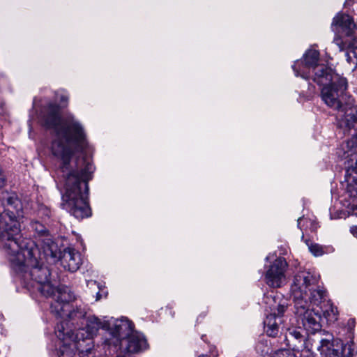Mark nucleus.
Instances as JSON below:
<instances>
[{
    "instance_id": "f257e3e1",
    "label": "nucleus",
    "mask_w": 357,
    "mask_h": 357,
    "mask_svg": "<svg viewBox=\"0 0 357 357\" xmlns=\"http://www.w3.org/2000/svg\"><path fill=\"white\" fill-rule=\"evenodd\" d=\"M61 109L58 103L49 102L40 107L38 119L43 127L54 130L56 134L51 149L52 154L61 160L58 169L63 185L61 207L76 219L83 220L92 214L87 197L88 183L95 167L86 157L77 158L74 165L70 164L74 153L86 147V133L73 114L61 119Z\"/></svg>"
},
{
    "instance_id": "a878e982",
    "label": "nucleus",
    "mask_w": 357,
    "mask_h": 357,
    "mask_svg": "<svg viewBox=\"0 0 357 357\" xmlns=\"http://www.w3.org/2000/svg\"><path fill=\"white\" fill-rule=\"evenodd\" d=\"M342 357H356L357 348L352 340L347 342L345 344H342Z\"/></svg>"
},
{
    "instance_id": "ddd939ff",
    "label": "nucleus",
    "mask_w": 357,
    "mask_h": 357,
    "mask_svg": "<svg viewBox=\"0 0 357 357\" xmlns=\"http://www.w3.org/2000/svg\"><path fill=\"white\" fill-rule=\"evenodd\" d=\"M331 29L333 31L352 38L357 33V26L354 18L344 13H337L333 19Z\"/></svg>"
},
{
    "instance_id": "7c9ffc66",
    "label": "nucleus",
    "mask_w": 357,
    "mask_h": 357,
    "mask_svg": "<svg viewBox=\"0 0 357 357\" xmlns=\"http://www.w3.org/2000/svg\"><path fill=\"white\" fill-rule=\"evenodd\" d=\"M310 251L312 252L313 255L315 257L321 256L324 254L323 248L321 245L318 244H312L309 247Z\"/></svg>"
},
{
    "instance_id": "72a5a7b5",
    "label": "nucleus",
    "mask_w": 357,
    "mask_h": 357,
    "mask_svg": "<svg viewBox=\"0 0 357 357\" xmlns=\"http://www.w3.org/2000/svg\"><path fill=\"white\" fill-rule=\"evenodd\" d=\"M346 60L349 63H353V57H354L352 54V52H351V49H348L345 52Z\"/></svg>"
},
{
    "instance_id": "aec40b11",
    "label": "nucleus",
    "mask_w": 357,
    "mask_h": 357,
    "mask_svg": "<svg viewBox=\"0 0 357 357\" xmlns=\"http://www.w3.org/2000/svg\"><path fill=\"white\" fill-rule=\"evenodd\" d=\"M306 333H304L301 328L289 329L288 335L286 336L287 344L291 347L293 350L300 351L303 348L304 337Z\"/></svg>"
},
{
    "instance_id": "6ab92c4d",
    "label": "nucleus",
    "mask_w": 357,
    "mask_h": 357,
    "mask_svg": "<svg viewBox=\"0 0 357 357\" xmlns=\"http://www.w3.org/2000/svg\"><path fill=\"white\" fill-rule=\"evenodd\" d=\"M294 303V312L299 318L307 314L309 311L314 309L310 308V303L314 304V301L310 298V295H299V294H292Z\"/></svg>"
},
{
    "instance_id": "bb28decb",
    "label": "nucleus",
    "mask_w": 357,
    "mask_h": 357,
    "mask_svg": "<svg viewBox=\"0 0 357 357\" xmlns=\"http://www.w3.org/2000/svg\"><path fill=\"white\" fill-rule=\"evenodd\" d=\"M314 342V340L312 339L310 336H306V335L304 337V347L303 349H301L300 351L302 352L303 357H314V353L312 351L313 342Z\"/></svg>"
},
{
    "instance_id": "ea45409f",
    "label": "nucleus",
    "mask_w": 357,
    "mask_h": 357,
    "mask_svg": "<svg viewBox=\"0 0 357 357\" xmlns=\"http://www.w3.org/2000/svg\"><path fill=\"white\" fill-rule=\"evenodd\" d=\"M205 337H206V335H202V340L203 341H206V340H205Z\"/></svg>"
},
{
    "instance_id": "2f4dec72",
    "label": "nucleus",
    "mask_w": 357,
    "mask_h": 357,
    "mask_svg": "<svg viewBox=\"0 0 357 357\" xmlns=\"http://www.w3.org/2000/svg\"><path fill=\"white\" fill-rule=\"evenodd\" d=\"M59 357H72V352L70 349L63 344V346L57 351Z\"/></svg>"
},
{
    "instance_id": "4c0bfd02",
    "label": "nucleus",
    "mask_w": 357,
    "mask_h": 357,
    "mask_svg": "<svg viewBox=\"0 0 357 357\" xmlns=\"http://www.w3.org/2000/svg\"><path fill=\"white\" fill-rule=\"evenodd\" d=\"M100 294L99 292L97 293L96 294V301H98L100 298Z\"/></svg>"
},
{
    "instance_id": "4468645a",
    "label": "nucleus",
    "mask_w": 357,
    "mask_h": 357,
    "mask_svg": "<svg viewBox=\"0 0 357 357\" xmlns=\"http://www.w3.org/2000/svg\"><path fill=\"white\" fill-rule=\"evenodd\" d=\"M56 257H51L60 261L61 265L65 270L70 272L77 271L82 263L81 255L73 248H64L63 251L59 248Z\"/></svg>"
},
{
    "instance_id": "b1692460",
    "label": "nucleus",
    "mask_w": 357,
    "mask_h": 357,
    "mask_svg": "<svg viewBox=\"0 0 357 357\" xmlns=\"http://www.w3.org/2000/svg\"><path fill=\"white\" fill-rule=\"evenodd\" d=\"M347 182L346 193L348 196L354 200L357 199V177H345Z\"/></svg>"
},
{
    "instance_id": "c9c22d12",
    "label": "nucleus",
    "mask_w": 357,
    "mask_h": 357,
    "mask_svg": "<svg viewBox=\"0 0 357 357\" xmlns=\"http://www.w3.org/2000/svg\"><path fill=\"white\" fill-rule=\"evenodd\" d=\"M350 231L354 236H357V226H352L350 228Z\"/></svg>"
},
{
    "instance_id": "dca6fc26",
    "label": "nucleus",
    "mask_w": 357,
    "mask_h": 357,
    "mask_svg": "<svg viewBox=\"0 0 357 357\" xmlns=\"http://www.w3.org/2000/svg\"><path fill=\"white\" fill-rule=\"evenodd\" d=\"M125 347V350L128 353L136 354L146 350L149 344L144 335L137 331H132L123 341H122L117 349Z\"/></svg>"
},
{
    "instance_id": "6e6552de",
    "label": "nucleus",
    "mask_w": 357,
    "mask_h": 357,
    "mask_svg": "<svg viewBox=\"0 0 357 357\" xmlns=\"http://www.w3.org/2000/svg\"><path fill=\"white\" fill-rule=\"evenodd\" d=\"M31 227L35 237L41 243L44 254L47 257H56L59 252V246L47 227L38 221H32Z\"/></svg>"
},
{
    "instance_id": "58836bf2",
    "label": "nucleus",
    "mask_w": 357,
    "mask_h": 357,
    "mask_svg": "<svg viewBox=\"0 0 357 357\" xmlns=\"http://www.w3.org/2000/svg\"><path fill=\"white\" fill-rule=\"evenodd\" d=\"M49 213H50V210L48 208H45V215L49 216L50 215Z\"/></svg>"
},
{
    "instance_id": "20e7f679",
    "label": "nucleus",
    "mask_w": 357,
    "mask_h": 357,
    "mask_svg": "<svg viewBox=\"0 0 357 357\" xmlns=\"http://www.w3.org/2000/svg\"><path fill=\"white\" fill-rule=\"evenodd\" d=\"M3 211H0V243L5 249L12 241L21 243L24 238L20 231L17 218L22 215V204L15 194L8 195L3 202Z\"/></svg>"
},
{
    "instance_id": "5701e85b",
    "label": "nucleus",
    "mask_w": 357,
    "mask_h": 357,
    "mask_svg": "<svg viewBox=\"0 0 357 357\" xmlns=\"http://www.w3.org/2000/svg\"><path fill=\"white\" fill-rule=\"evenodd\" d=\"M345 153H348L351 158L347 161L346 166L345 177L351 176V174L355 173L357 174V153H352L351 151H347V149L344 146Z\"/></svg>"
},
{
    "instance_id": "a19ab883",
    "label": "nucleus",
    "mask_w": 357,
    "mask_h": 357,
    "mask_svg": "<svg viewBox=\"0 0 357 357\" xmlns=\"http://www.w3.org/2000/svg\"><path fill=\"white\" fill-rule=\"evenodd\" d=\"M199 357H210V356H208V355L202 354V355L199 356Z\"/></svg>"
},
{
    "instance_id": "f03ea898",
    "label": "nucleus",
    "mask_w": 357,
    "mask_h": 357,
    "mask_svg": "<svg viewBox=\"0 0 357 357\" xmlns=\"http://www.w3.org/2000/svg\"><path fill=\"white\" fill-rule=\"evenodd\" d=\"M5 250L10 255L12 269L24 287L37 290L44 296H51L54 287L50 280V271L46 266L40 265V251L31 238H22L21 243L12 241Z\"/></svg>"
},
{
    "instance_id": "c85d7f7f",
    "label": "nucleus",
    "mask_w": 357,
    "mask_h": 357,
    "mask_svg": "<svg viewBox=\"0 0 357 357\" xmlns=\"http://www.w3.org/2000/svg\"><path fill=\"white\" fill-rule=\"evenodd\" d=\"M339 49L340 52L346 51L349 49V42L344 40L340 36L335 37L333 42Z\"/></svg>"
},
{
    "instance_id": "f8f14e48",
    "label": "nucleus",
    "mask_w": 357,
    "mask_h": 357,
    "mask_svg": "<svg viewBox=\"0 0 357 357\" xmlns=\"http://www.w3.org/2000/svg\"><path fill=\"white\" fill-rule=\"evenodd\" d=\"M107 331L112 339L107 340L105 342L109 346L113 344L114 349H117L119 344L133 331V324L127 319H116L113 323L110 321V328Z\"/></svg>"
},
{
    "instance_id": "c756f323",
    "label": "nucleus",
    "mask_w": 357,
    "mask_h": 357,
    "mask_svg": "<svg viewBox=\"0 0 357 357\" xmlns=\"http://www.w3.org/2000/svg\"><path fill=\"white\" fill-rule=\"evenodd\" d=\"M271 357H296L289 349H279L271 354Z\"/></svg>"
},
{
    "instance_id": "473e14b6",
    "label": "nucleus",
    "mask_w": 357,
    "mask_h": 357,
    "mask_svg": "<svg viewBox=\"0 0 357 357\" xmlns=\"http://www.w3.org/2000/svg\"><path fill=\"white\" fill-rule=\"evenodd\" d=\"M353 37L349 42V49H351L353 56L357 59V37H355V36Z\"/></svg>"
},
{
    "instance_id": "393cba45",
    "label": "nucleus",
    "mask_w": 357,
    "mask_h": 357,
    "mask_svg": "<svg viewBox=\"0 0 357 357\" xmlns=\"http://www.w3.org/2000/svg\"><path fill=\"white\" fill-rule=\"evenodd\" d=\"M255 350L261 356H265L271 351V342L264 337H261L256 344Z\"/></svg>"
},
{
    "instance_id": "f3484780",
    "label": "nucleus",
    "mask_w": 357,
    "mask_h": 357,
    "mask_svg": "<svg viewBox=\"0 0 357 357\" xmlns=\"http://www.w3.org/2000/svg\"><path fill=\"white\" fill-rule=\"evenodd\" d=\"M300 319H301L304 329L307 332L312 334L318 333L321 337H322V335L326 337V333L328 332L321 330V316L319 311L316 312L314 310L309 311L307 314Z\"/></svg>"
},
{
    "instance_id": "2eb2a0df",
    "label": "nucleus",
    "mask_w": 357,
    "mask_h": 357,
    "mask_svg": "<svg viewBox=\"0 0 357 357\" xmlns=\"http://www.w3.org/2000/svg\"><path fill=\"white\" fill-rule=\"evenodd\" d=\"M319 345L317 347L318 351L324 357H342L341 349L342 343L334 340L331 333H326V337H320L319 339Z\"/></svg>"
},
{
    "instance_id": "1a4fd4ad",
    "label": "nucleus",
    "mask_w": 357,
    "mask_h": 357,
    "mask_svg": "<svg viewBox=\"0 0 357 357\" xmlns=\"http://www.w3.org/2000/svg\"><path fill=\"white\" fill-rule=\"evenodd\" d=\"M51 296L56 297L55 301L51 304V310L57 317H62L65 311H69L72 305L70 303L75 299V295L70 288L63 285L54 288V294Z\"/></svg>"
},
{
    "instance_id": "9d476101",
    "label": "nucleus",
    "mask_w": 357,
    "mask_h": 357,
    "mask_svg": "<svg viewBox=\"0 0 357 357\" xmlns=\"http://www.w3.org/2000/svg\"><path fill=\"white\" fill-rule=\"evenodd\" d=\"M288 266L286 259L283 257L277 258L269 266L265 274L267 285L273 288L282 287L286 280L285 272Z\"/></svg>"
},
{
    "instance_id": "a211bd4d",
    "label": "nucleus",
    "mask_w": 357,
    "mask_h": 357,
    "mask_svg": "<svg viewBox=\"0 0 357 357\" xmlns=\"http://www.w3.org/2000/svg\"><path fill=\"white\" fill-rule=\"evenodd\" d=\"M264 302L271 311L269 314L278 315V317H282L288 306L284 299L274 295L273 293L265 295Z\"/></svg>"
},
{
    "instance_id": "423d86ee",
    "label": "nucleus",
    "mask_w": 357,
    "mask_h": 357,
    "mask_svg": "<svg viewBox=\"0 0 357 357\" xmlns=\"http://www.w3.org/2000/svg\"><path fill=\"white\" fill-rule=\"evenodd\" d=\"M319 275L315 272L301 271L294 277L291 286L292 294L310 295L314 305H318L325 299L326 291L319 285Z\"/></svg>"
},
{
    "instance_id": "39448f33",
    "label": "nucleus",
    "mask_w": 357,
    "mask_h": 357,
    "mask_svg": "<svg viewBox=\"0 0 357 357\" xmlns=\"http://www.w3.org/2000/svg\"><path fill=\"white\" fill-rule=\"evenodd\" d=\"M100 328L106 331L109 330L110 328V321H102L96 316H89L86 317L84 328L74 330L68 327V323L66 321H62L57 324L55 328V333L56 337L63 341L70 340L79 344H80L81 352L89 353L92 347L91 339Z\"/></svg>"
},
{
    "instance_id": "0eeeda50",
    "label": "nucleus",
    "mask_w": 357,
    "mask_h": 357,
    "mask_svg": "<svg viewBox=\"0 0 357 357\" xmlns=\"http://www.w3.org/2000/svg\"><path fill=\"white\" fill-rule=\"evenodd\" d=\"M337 107H331L337 111L336 125L339 134L344 136L356 134L357 132V105L349 98L348 101L343 102V98H339Z\"/></svg>"
},
{
    "instance_id": "4be33fe9",
    "label": "nucleus",
    "mask_w": 357,
    "mask_h": 357,
    "mask_svg": "<svg viewBox=\"0 0 357 357\" xmlns=\"http://www.w3.org/2000/svg\"><path fill=\"white\" fill-rule=\"evenodd\" d=\"M87 306L85 305H80L79 306H77L75 308L71 307L69 311H65L63 312V316L60 317L61 318H68L69 321H75L77 319H84L86 318L87 314Z\"/></svg>"
},
{
    "instance_id": "9b49d317",
    "label": "nucleus",
    "mask_w": 357,
    "mask_h": 357,
    "mask_svg": "<svg viewBox=\"0 0 357 357\" xmlns=\"http://www.w3.org/2000/svg\"><path fill=\"white\" fill-rule=\"evenodd\" d=\"M319 52L316 50L306 51L303 56V60L297 61L292 66L296 76H301L305 79H308L314 68L321 65L319 64Z\"/></svg>"
},
{
    "instance_id": "f704fd0d",
    "label": "nucleus",
    "mask_w": 357,
    "mask_h": 357,
    "mask_svg": "<svg viewBox=\"0 0 357 357\" xmlns=\"http://www.w3.org/2000/svg\"><path fill=\"white\" fill-rule=\"evenodd\" d=\"M348 326L350 330H352L355 326V320L354 319H349L348 321Z\"/></svg>"
},
{
    "instance_id": "e433bc0d",
    "label": "nucleus",
    "mask_w": 357,
    "mask_h": 357,
    "mask_svg": "<svg viewBox=\"0 0 357 357\" xmlns=\"http://www.w3.org/2000/svg\"><path fill=\"white\" fill-rule=\"evenodd\" d=\"M68 100V98L66 96H61L60 98V101L61 103H66Z\"/></svg>"
},
{
    "instance_id": "412c9836",
    "label": "nucleus",
    "mask_w": 357,
    "mask_h": 357,
    "mask_svg": "<svg viewBox=\"0 0 357 357\" xmlns=\"http://www.w3.org/2000/svg\"><path fill=\"white\" fill-rule=\"evenodd\" d=\"M281 317L268 314L264 321V331L268 336L275 337L280 332Z\"/></svg>"
},
{
    "instance_id": "cd10ccee",
    "label": "nucleus",
    "mask_w": 357,
    "mask_h": 357,
    "mask_svg": "<svg viewBox=\"0 0 357 357\" xmlns=\"http://www.w3.org/2000/svg\"><path fill=\"white\" fill-rule=\"evenodd\" d=\"M323 314L328 324L334 323L337 320V307L334 305L331 304L328 309L324 311Z\"/></svg>"
},
{
    "instance_id": "7ed1b4c3",
    "label": "nucleus",
    "mask_w": 357,
    "mask_h": 357,
    "mask_svg": "<svg viewBox=\"0 0 357 357\" xmlns=\"http://www.w3.org/2000/svg\"><path fill=\"white\" fill-rule=\"evenodd\" d=\"M308 79L321 87V100L329 107H337L339 98L347 95V79L328 66L321 64L315 67Z\"/></svg>"
}]
</instances>
